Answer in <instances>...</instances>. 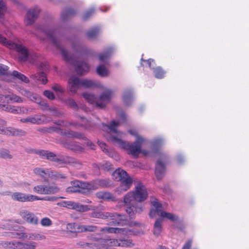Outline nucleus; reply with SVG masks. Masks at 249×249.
I'll return each mask as SVG.
<instances>
[{
    "label": "nucleus",
    "instance_id": "35",
    "mask_svg": "<svg viewBox=\"0 0 249 249\" xmlns=\"http://www.w3.org/2000/svg\"><path fill=\"white\" fill-rule=\"evenodd\" d=\"M0 244L5 249H18V241H2Z\"/></svg>",
    "mask_w": 249,
    "mask_h": 249
},
{
    "label": "nucleus",
    "instance_id": "51",
    "mask_svg": "<svg viewBox=\"0 0 249 249\" xmlns=\"http://www.w3.org/2000/svg\"><path fill=\"white\" fill-rule=\"evenodd\" d=\"M4 98H9L10 100L13 103H22L23 102V100H22L21 98L16 94H12L11 95H5Z\"/></svg>",
    "mask_w": 249,
    "mask_h": 249
},
{
    "label": "nucleus",
    "instance_id": "10",
    "mask_svg": "<svg viewBox=\"0 0 249 249\" xmlns=\"http://www.w3.org/2000/svg\"><path fill=\"white\" fill-rule=\"evenodd\" d=\"M57 205L68 209H73L80 212H87L91 209L88 205L80 204L79 203L71 201H64L58 203Z\"/></svg>",
    "mask_w": 249,
    "mask_h": 249
},
{
    "label": "nucleus",
    "instance_id": "55",
    "mask_svg": "<svg viewBox=\"0 0 249 249\" xmlns=\"http://www.w3.org/2000/svg\"><path fill=\"white\" fill-rule=\"evenodd\" d=\"M141 64L142 66L144 67L147 66L148 67L151 68L152 63L154 62V60L151 58H149L147 60L141 58Z\"/></svg>",
    "mask_w": 249,
    "mask_h": 249
},
{
    "label": "nucleus",
    "instance_id": "3",
    "mask_svg": "<svg viewBox=\"0 0 249 249\" xmlns=\"http://www.w3.org/2000/svg\"><path fill=\"white\" fill-rule=\"evenodd\" d=\"M90 216L93 218L112 220L111 222L107 224L108 225H126L127 223V220L125 215L117 213H103L100 211H94L90 213Z\"/></svg>",
    "mask_w": 249,
    "mask_h": 249
},
{
    "label": "nucleus",
    "instance_id": "2",
    "mask_svg": "<svg viewBox=\"0 0 249 249\" xmlns=\"http://www.w3.org/2000/svg\"><path fill=\"white\" fill-rule=\"evenodd\" d=\"M108 139L112 143L125 150L128 154L131 155L134 158H137L141 153L142 145L144 142V139L142 137H138L135 142L129 143L124 141L118 136H115L112 134Z\"/></svg>",
    "mask_w": 249,
    "mask_h": 249
},
{
    "label": "nucleus",
    "instance_id": "64",
    "mask_svg": "<svg viewBox=\"0 0 249 249\" xmlns=\"http://www.w3.org/2000/svg\"><path fill=\"white\" fill-rule=\"evenodd\" d=\"M43 94L50 100H53L55 98L53 93L50 90H45L43 92Z\"/></svg>",
    "mask_w": 249,
    "mask_h": 249
},
{
    "label": "nucleus",
    "instance_id": "30",
    "mask_svg": "<svg viewBox=\"0 0 249 249\" xmlns=\"http://www.w3.org/2000/svg\"><path fill=\"white\" fill-rule=\"evenodd\" d=\"M76 14V11L71 8H65L61 14V18L66 20L67 18L73 17Z\"/></svg>",
    "mask_w": 249,
    "mask_h": 249
},
{
    "label": "nucleus",
    "instance_id": "16",
    "mask_svg": "<svg viewBox=\"0 0 249 249\" xmlns=\"http://www.w3.org/2000/svg\"><path fill=\"white\" fill-rule=\"evenodd\" d=\"M100 231L102 233H120L123 235H128L135 234L133 231L130 230L126 228H117L106 227L101 229Z\"/></svg>",
    "mask_w": 249,
    "mask_h": 249
},
{
    "label": "nucleus",
    "instance_id": "42",
    "mask_svg": "<svg viewBox=\"0 0 249 249\" xmlns=\"http://www.w3.org/2000/svg\"><path fill=\"white\" fill-rule=\"evenodd\" d=\"M46 195H53L59 191V188L56 185H46Z\"/></svg>",
    "mask_w": 249,
    "mask_h": 249
},
{
    "label": "nucleus",
    "instance_id": "25",
    "mask_svg": "<svg viewBox=\"0 0 249 249\" xmlns=\"http://www.w3.org/2000/svg\"><path fill=\"white\" fill-rule=\"evenodd\" d=\"M76 64V67H75V70L77 74L83 75L89 71V66L87 63L77 61Z\"/></svg>",
    "mask_w": 249,
    "mask_h": 249
},
{
    "label": "nucleus",
    "instance_id": "33",
    "mask_svg": "<svg viewBox=\"0 0 249 249\" xmlns=\"http://www.w3.org/2000/svg\"><path fill=\"white\" fill-rule=\"evenodd\" d=\"M100 31V28L96 26L89 29L86 33V36L89 39L95 38L99 34Z\"/></svg>",
    "mask_w": 249,
    "mask_h": 249
},
{
    "label": "nucleus",
    "instance_id": "37",
    "mask_svg": "<svg viewBox=\"0 0 249 249\" xmlns=\"http://www.w3.org/2000/svg\"><path fill=\"white\" fill-rule=\"evenodd\" d=\"M79 231L80 232H94L98 229V227L95 225H82L79 226Z\"/></svg>",
    "mask_w": 249,
    "mask_h": 249
},
{
    "label": "nucleus",
    "instance_id": "31",
    "mask_svg": "<svg viewBox=\"0 0 249 249\" xmlns=\"http://www.w3.org/2000/svg\"><path fill=\"white\" fill-rule=\"evenodd\" d=\"M31 78L40 81L43 84H46L47 82V78L46 74L43 72H38L31 76Z\"/></svg>",
    "mask_w": 249,
    "mask_h": 249
},
{
    "label": "nucleus",
    "instance_id": "22",
    "mask_svg": "<svg viewBox=\"0 0 249 249\" xmlns=\"http://www.w3.org/2000/svg\"><path fill=\"white\" fill-rule=\"evenodd\" d=\"M119 181H121V184L118 188V191L120 193L125 192L128 190L130 188L133 183L132 179L130 177L128 176V175H127L125 178Z\"/></svg>",
    "mask_w": 249,
    "mask_h": 249
},
{
    "label": "nucleus",
    "instance_id": "44",
    "mask_svg": "<svg viewBox=\"0 0 249 249\" xmlns=\"http://www.w3.org/2000/svg\"><path fill=\"white\" fill-rule=\"evenodd\" d=\"M49 170H44L40 168H36L34 169V173L42 178H45L46 176H48Z\"/></svg>",
    "mask_w": 249,
    "mask_h": 249
},
{
    "label": "nucleus",
    "instance_id": "6",
    "mask_svg": "<svg viewBox=\"0 0 249 249\" xmlns=\"http://www.w3.org/2000/svg\"><path fill=\"white\" fill-rule=\"evenodd\" d=\"M151 204L155 209H151L149 213V216L153 217L156 216V213L163 218H166L171 221L175 222L178 219V217L170 213L164 212L161 210L162 205L159 202L158 200L154 196L150 197Z\"/></svg>",
    "mask_w": 249,
    "mask_h": 249
},
{
    "label": "nucleus",
    "instance_id": "9",
    "mask_svg": "<svg viewBox=\"0 0 249 249\" xmlns=\"http://www.w3.org/2000/svg\"><path fill=\"white\" fill-rule=\"evenodd\" d=\"M168 158L165 155H162L157 162L155 167V175L158 179H161L166 171L165 165L168 162Z\"/></svg>",
    "mask_w": 249,
    "mask_h": 249
},
{
    "label": "nucleus",
    "instance_id": "27",
    "mask_svg": "<svg viewBox=\"0 0 249 249\" xmlns=\"http://www.w3.org/2000/svg\"><path fill=\"white\" fill-rule=\"evenodd\" d=\"M56 162L59 164H73L76 163L75 160L73 158L70 157L64 156L62 155L58 156V157H57Z\"/></svg>",
    "mask_w": 249,
    "mask_h": 249
},
{
    "label": "nucleus",
    "instance_id": "15",
    "mask_svg": "<svg viewBox=\"0 0 249 249\" xmlns=\"http://www.w3.org/2000/svg\"><path fill=\"white\" fill-rule=\"evenodd\" d=\"M54 131L68 138H74L82 140H86L87 139L83 133L71 130H63L59 127H55Z\"/></svg>",
    "mask_w": 249,
    "mask_h": 249
},
{
    "label": "nucleus",
    "instance_id": "49",
    "mask_svg": "<svg viewBox=\"0 0 249 249\" xmlns=\"http://www.w3.org/2000/svg\"><path fill=\"white\" fill-rule=\"evenodd\" d=\"M81 80V87L89 88L93 87L95 86V84H94V83L90 80L84 79H82Z\"/></svg>",
    "mask_w": 249,
    "mask_h": 249
},
{
    "label": "nucleus",
    "instance_id": "18",
    "mask_svg": "<svg viewBox=\"0 0 249 249\" xmlns=\"http://www.w3.org/2000/svg\"><path fill=\"white\" fill-rule=\"evenodd\" d=\"M110 181L108 179H96L89 182L90 192L99 188L107 187L110 185Z\"/></svg>",
    "mask_w": 249,
    "mask_h": 249
},
{
    "label": "nucleus",
    "instance_id": "4",
    "mask_svg": "<svg viewBox=\"0 0 249 249\" xmlns=\"http://www.w3.org/2000/svg\"><path fill=\"white\" fill-rule=\"evenodd\" d=\"M0 43L10 49L15 50L19 54L18 59L20 62H26L28 58V49L21 43L9 41L7 38L0 34Z\"/></svg>",
    "mask_w": 249,
    "mask_h": 249
},
{
    "label": "nucleus",
    "instance_id": "14",
    "mask_svg": "<svg viewBox=\"0 0 249 249\" xmlns=\"http://www.w3.org/2000/svg\"><path fill=\"white\" fill-rule=\"evenodd\" d=\"M80 117L83 122L82 124H80L77 123L67 121L68 126H73L76 128L81 127L88 131H92L96 128V125L95 124L91 123L89 120L86 119L83 117Z\"/></svg>",
    "mask_w": 249,
    "mask_h": 249
},
{
    "label": "nucleus",
    "instance_id": "23",
    "mask_svg": "<svg viewBox=\"0 0 249 249\" xmlns=\"http://www.w3.org/2000/svg\"><path fill=\"white\" fill-rule=\"evenodd\" d=\"M36 153L41 158H45L52 161L56 162L57 158V155L53 152L47 150H37Z\"/></svg>",
    "mask_w": 249,
    "mask_h": 249
},
{
    "label": "nucleus",
    "instance_id": "40",
    "mask_svg": "<svg viewBox=\"0 0 249 249\" xmlns=\"http://www.w3.org/2000/svg\"><path fill=\"white\" fill-rule=\"evenodd\" d=\"M155 76L158 79H162L164 77L166 72L160 67L153 69Z\"/></svg>",
    "mask_w": 249,
    "mask_h": 249
},
{
    "label": "nucleus",
    "instance_id": "52",
    "mask_svg": "<svg viewBox=\"0 0 249 249\" xmlns=\"http://www.w3.org/2000/svg\"><path fill=\"white\" fill-rule=\"evenodd\" d=\"M29 238L33 240H42L46 238L45 235L38 233L29 234Z\"/></svg>",
    "mask_w": 249,
    "mask_h": 249
},
{
    "label": "nucleus",
    "instance_id": "58",
    "mask_svg": "<svg viewBox=\"0 0 249 249\" xmlns=\"http://www.w3.org/2000/svg\"><path fill=\"white\" fill-rule=\"evenodd\" d=\"M6 9L5 3L2 0H0V18H3Z\"/></svg>",
    "mask_w": 249,
    "mask_h": 249
},
{
    "label": "nucleus",
    "instance_id": "60",
    "mask_svg": "<svg viewBox=\"0 0 249 249\" xmlns=\"http://www.w3.org/2000/svg\"><path fill=\"white\" fill-rule=\"evenodd\" d=\"M10 113L13 114H19L21 112V108L18 107H15L14 106L10 105L9 108Z\"/></svg>",
    "mask_w": 249,
    "mask_h": 249
},
{
    "label": "nucleus",
    "instance_id": "53",
    "mask_svg": "<svg viewBox=\"0 0 249 249\" xmlns=\"http://www.w3.org/2000/svg\"><path fill=\"white\" fill-rule=\"evenodd\" d=\"M98 144L102 149L103 151H104L106 153H107L109 156L112 157L113 155H115L116 153L114 152H109L107 146L105 142H98Z\"/></svg>",
    "mask_w": 249,
    "mask_h": 249
},
{
    "label": "nucleus",
    "instance_id": "26",
    "mask_svg": "<svg viewBox=\"0 0 249 249\" xmlns=\"http://www.w3.org/2000/svg\"><path fill=\"white\" fill-rule=\"evenodd\" d=\"M62 144L65 147L70 149L74 151H82L83 148L74 142H68V141H63L61 142Z\"/></svg>",
    "mask_w": 249,
    "mask_h": 249
},
{
    "label": "nucleus",
    "instance_id": "29",
    "mask_svg": "<svg viewBox=\"0 0 249 249\" xmlns=\"http://www.w3.org/2000/svg\"><path fill=\"white\" fill-rule=\"evenodd\" d=\"M133 99V93L131 90L126 89L124 91L123 95V100L124 103L126 105H129Z\"/></svg>",
    "mask_w": 249,
    "mask_h": 249
},
{
    "label": "nucleus",
    "instance_id": "36",
    "mask_svg": "<svg viewBox=\"0 0 249 249\" xmlns=\"http://www.w3.org/2000/svg\"><path fill=\"white\" fill-rule=\"evenodd\" d=\"M10 74L13 77L17 78L25 83H29L30 82V80L27 77L17 71H14Z\"/></svg>",
    "mask_w": 249,
    "mask_h": 249
},
{
    "label": "nucleus",
    "instance_id": "21",
    "mask_svg": "<svg viewBox=\"0 0 249 249\" xmlns=\"http://www.w3.org/2000/svg\"><path fill=\"white\" fill-rule=\"evenodd\" d=\"M96 197L99 199L107 201L116 202L117 201L116 197L111 193L106 191H99L95 194Z\"/></svg>",
    "mask_w": 249,
    "mask_h": 249
},
{
    "label": "nucleus",
    "instance_id": "5",
    "mask_svg": "<svg viewBox=\"0 0 249 249\" xmlns=\"http://www.w3.org/2000/svg\"><path fill=\"white\" fill-rule=\"evenodd\" d=\"M112 94L111 90H106L101 94L98 99H96L94 95L88 93H84L82 95L89 103L95 104L96 107L104 108L109 102Z\"/></svg>",
    "mask_w": 249,
    "mask_h": 249
},
{
    "label": "nucleus",
    "instance_id": "24",
    "mask_svg": "<svg viewBox=\"0 0 249 249\" xmlns=\"http://www.w3.org/2000/svg\"><path fill=\"white\" fill-rule=\"evenodd\" d=\"M49 121L47 117L43 114L30 116V123L33 124H40L47 123Z\"/></svg>",
    "mask_w": 249,
    "mask_h": 249
},
{
    "label": "nucleus",
    "instance_id": "13",
    "mask_svg": "<svg viewBox=\"0 0 249 249\" xmlns=\"http://www.w3.org/2000/svg\"><path fill=\"white\" fill-rule=\"evenodd\" d=\"M11 196L14 200L22 202L34 201L38 199V196H36L27 195L20 192L13 193Z\"/></svg>",
    "mask_w": 249,
    "mask_h": 249
},
{
    "label": "nucleus",
    "instance_id": "56",
    "mask_svg": "<svg viewBox=\"0 0 249 249\" xmlns=\"http://www.w3.org/2000/svg\"><path fill=\"white\" fill-rule=\"evenodd\" d=\"M0 75H10L7 66L0 64Z\"/></svg>",
    "mask_w": 249,
    "mask_h": 249
},
{
    "label": "nucleus",
    "instance_id": "50",
    "mask_svg": "<svg viewBox=\"0 0 249 249\" xmlns=\"http://www.w3.org/2000/svg\"><path fill=\"white\" fill-rule=\"evenodd\" d=\"M119 124L118 122L112 121L109 125H107L106 126L109 128L110 132L117 134L118 136H119V134L117 133V131L115 128V127L118 126Z\"/></svg>",
    "mask_w": 249,
    "mask_h": 249
},
{
    "label": "nucleus",
    "instance_id": "47",
    "mask_svg": "<svg viewBox=\"0 0 249 249\" xmlns=\"http://www.w3.org/2000/svg\"><path fill=\"white\" fill-rule=\"evenodd\" d=\"M112 50L111 49H107V50L105 51L103 53H102L99 54V59L102 61L104 62L107 59H108V58L109 57L111 53Z\"/></svg>",
    "mask_w": 249,
    "mask_h": 249
},
{
    "label": "nucleus",
    "instance_id": "32",
    "mask_svg": "<svg viewBox=\"0 0 249 249\" xmlns=\"http://www.w3.org/2000/svg\"><path fill=\"white\" fill-rule=\"evenodd\" d=\"M43 32L47 37L53 41V43L56 47L58 48H60L57 40L54 37L55 35V31L54 30H43Z\"/></svg>",
    "mask_w": 249,
    "mask_h": 249
},
{
    "label": "nucleus",
    "instance_id": "54",
    "mask_svg": "<svg viewBox=\"0 0 249 249\" xmlns=\"http://www.w3.org/2000/svg\"><path fill=\"white\" fill-rule=\"evenodd\" d=\"M66 192L69 193H79L86 195V192H82V190L80 191L75 187H73V185H71V186L67 187L66 189Z\"/></svg>",
    "mask_w": 249,
    "mask_h": 249
},
{
    "label": "nucleus",
    "instance_id": "8",
    "mask_svg": "<svg viewBox=\"0 0 249 249\" xmlns=\"http://www.w3.org/2000/svg\"><path fill=\"white\" fill-rule=\"evenodd\" d=\"M19 92L23 95L30 98L32 101H34L36 103L39 104L41 107V109L43 111L46 110H54V109H51L47 103L44 100H42L41 98L38 96H35L33 94L32 92L28 91L24 89H20Z\"/></svg>",
    "mask_w": 249,
    "mask_h": 249
},
{
    "label": "nucleus",
    "instance_id": "63",
    "mask_svg": "<svg viewBox=\"0 0 249 249\" xmlns=\"http://www.w3.org/2000/svg\"><path fill=\"white\" fill-rule=\"evenodd\" d=\"M100 168L106 171H109L112 169V165L109 162H106L103 163L102 165H101Z\"/></svg>",
    "mask_w": 249,
    "mask_h": 249
},
{
    "label": "nucleus",
    "instance_id": "28",
    "mask_svg": "<svg viewBox=\"0 0 249 249\" xmlns=\"http://www.w3.org/2000/svg\"><path fill=\"white\" fill-rule=\"evenodd\" d=\"M112 175L115 180L119 181L125 178L127 176V173L125 171L118 168L114 171Z\"/></svg>",
    "mask_w": 249,
    "mask_h": 249
},
{
    "label": "nucleus",
    "instance_id": "57",
    "mask_svg": "<svg viewBox=\"0 0 249 249\" xmlns=\"http://www.w3.org/2000/svg\"><path fill=\"white\" fill-rule=\"evenodd\" d=\"M40 223L42 226L49 227L52 225V221L49 218L44 217L41 220Z\"/></svg>",
    "mask_w": 249,
    "mask_h": 249
},
{
    "label": "nucleus",
    "instance_id": "20",
    "mask_svg": "<svg viewBox=\"0 0 249 249\" xmlns=\"http://www.w3.org/2000/svg\"><path fill=\"white\" fill-rule=\"evenodd\" d=\"M40 10L37 8L30 9L26 14V24L27 25L32 24L37 18Z\"/></svg>",
    "mask_w": 249,
    "mask_h": 249
},
{
    "label": "nucleus",
    "instance_id": "41",
    "mask_svg": "<svg viewBox=\"0 0 249 249\" xmlns=\"http://www.w3.org/2000/svg\"><path fill=\"white\" fill-rule=\"evenodd\" d=\"M162 220L157 219L154 224V234L158 236L161 231L162 229Z\"/></svg>",
    "mask_w": 249,
    "mask_h": 249
},
{
    "label": "nucleus",
    "instance_id": "59",
    "mask_svg": "<svg viewBox=\"0 0 249 249\" xmlns=\"http://www.w3.org/2000/svg\"><path fill=\"white\" fill-rule=\"evenodd\" d=\"M61 53L65 61L67 62L72 61L71 57L69 55V53L66 50L61 49Z\"/></svg>",
    "mask_w": 249,
    "mask_h": 249
},
{
    "label": "nucleus",
    "instance_id": "1",
    "mask_svg": "<svg viewBox=\"0 0 249 249\" xmlns=\"http://www.w3.org/2000/svg\"><path fill=\"white\" fill-rule=\"evenodd\" d=\"M147 197L146 187L140 182L135 185L134 191L129 192L124 196V203L126 206L125 211L130 218H134L136 214H140L143 211V205L137 202L145 201Z\"/></svg>",
    "mask_w": 249,
    "mask_h": 249
},
{
    "label": "nucleus",
    "instance_id": "11",
    "mask_svg": "<svg viewBox=\"0 0 249 249\" xmlns=\"http://www.w3.org/2000/svg\"><path fill=\"white\" fill-rule=\"evenodd\" d=\"M19 215L24 222L34 225H36L38 223L37 217L29 211L25 209L21 210L19 212Z\"/></svg>",
    "mask_w": 249,
    "mask_h": 249
},
{
    "label": "nucleus",
    "instance_id": "61",
    "mask_svg": "<svg viewBox=\"0 0 249 249\" xmlns=\"http://www.w3.org/2000/svg\"><path fill=\"white\" fill-rule=\"evenodd\" d=\"M66 103L68 106L71 107H72L74 109H77L78 108V107L76 102L72 98L68 99L66 101Z\"/></svg>",
    "mask_w": 249,
    "mask_h": 249
},
{
    "label": "nucleus",
    "instance_id": "17",
    "mask_svg": "<svg viewBox=\"0 0 249 249\" xmlns=\"http://www.w3.org/2000/svg\"><path fill=\"white\" fill-rule=\"evenodd\" d=\"M68 88L71 92L76 93L82 88L81 79L74 76H71L68 81Z\"/></svg>",
    "mask_w": 249,
    "mask_h": 249
},
{
    "label": "nucleus",
    "instance_id": "19",
    "mask_svg": "<svg viewBox=\"0 0 249 249\" xmlns=\"http://www.w3.org/2000/svg\"><path fill=\"white\" fill-rule=\"evenodd\" d=\"M71 184L82 192H86V195L90 193L89 182L74 180L71 182Z\"/></svg>",
    "mask_w": 249,
    "mask_h": 249
},
{
    "label": "nucleus",
    "instance_id": "46",
    "mask_svg": "<svg viewBox=\"0 0 249 249\" xmlns=\"http://www.w3.org/2000/svg\"><path fill=\"white\" fill-rule=\"evenodd\" d=\"M97 73L101 76L105 77L108 75V71L103 65H100L97 68Z\"/></svg>",
    "mask_w": 249,
    "mask_h": 249
},
{
    "label": "nucleus",
    "instance_id": "7",
    "mask_svg": "<svg viewBox=\"0 0 249 249\" xmlns=\"http://www.w3.org/2000/svg\"><path fill=\"white\" fill-rule=\"evenodd\" d=\"M95 241L97 243H87V246L90 247L94 246L97 249H110L114 247H118L119 240L116 239L95 238Z\"/></svg>",
    "mask_w": 249,
    "mask_h": 249
},
{
    "label": "nucleus",
    "instance_id": "48",
    "mask_svg": "<svg viewBox=\"0 0 249 249\" xmlns=\"http://www.w3.org/2000/svg\"><path fill=\"white\" fill-rule=\"evenodd\" d=\"M13 157L12 155L10 154L9 150L6 149H2L0 151V158L6 159H11Z\"/></svg>",
    "mask_w": 249,
    "mask_h": 249
},
{
    "label": "nucleus",
    "instance_id": "38",
    "mask_svg": "<svg viewBox=\"0 0 249 249\" xmlns=\"http://www.w3.org/2000/svg\"><path fill=\"white\" fill-rule=\"evenodd\" d=\"M79 226H80V225L75 223H68L66 226L67 231L71 233L80 232L79 231Z\"/></svg>",
    "mask_w": 249,
    "mask_h": 249
},
{
    "label": "nucleus",
    "instance_id": "34",
    "mask_svg": "<svg viewBox=\"0 0 249 249\" xmlns=\"http://www.w3.org/2000/svg\"><path fill=\"white\" fill-rule=\"evenodd\" d=\"M36 243L35 242L23 243L18 241V249H35Z\"/></svg>",
    "mask_w": 249,
    "mask_h": 249
},
{
    "label": "nucleus",
    "instance_id": "12",
    "mask_svg": "<svg viewBox=\"0 0 249 249\" xmlns=\"http://www.w3.org/2000/svg\"><path fill=\"white\" fill-rule=\"evenodd\" d=\"M6 122L0 118V133L5 134L9 136H15L22 135L24 132L21 130L16 129L13 127L4 128L6 125Z\"/></svg>",
    "mask_w": 249,
    "mask_h": 249
},
{
    "label": "nucleus",
    "instance_id": "62",
    "mask_svg": "<svg viewBox=\"0 0 249 249\" xmlns=\"http://www.w3.org/2000/svg\"><path fill=\"white\" fill-rule=\"evenodd\" d=\"M94 12V9L91 8L89 10L87 11L83 15V19L84 20L88 19L89 17H90Z\"/></svg>",
    "mask_w": 249,
    "mask_h": 249
},
{
    "label": "nucleus",
    "instance_id": "43",
    "mask_svg": "<svg viewBox=\"0 0 249 249\" xmlns=\"http://www.w3.org/2000/svg\"><path fill=\"white\" fill-rule=\"evenodd\" d=\"M118 240V247L130 248L134 245L132 240L130 239H120Z\"/></svg>",
    "mask_w": 249,
    "mask_h": 249
},
{
    "label": "nucleus",
    "instance_id": "39",
    "mask_svg": "<svg viewBox=\"0 0 249 249\" xmlns=\"http://www.w3.org/2000/svg\"><path fill=\"white\" fill-rule=\"evenodd\" d=\"M48 177L51 179L54 180H58L66 178V176L64 175L54 171H49Z\"/></svg>",
    "mask_w": 249,
    "mask_h": 249
},
{
    "label": "nucleus",
    "instance_id": "45",
    "mask_svg": "<svg viewBox=\"0 0 249 249\" xmlns=\"http://www.w3.org/2000/svg\"><path fill=\"white\" fill-rule=\"evenodd\" d=\"M46 185H39L36 186L33 188L34 192L42 195H46Z\"/></svg>",
    "mask_w": 249,
    "mask_h": 249
}]
</instances>
